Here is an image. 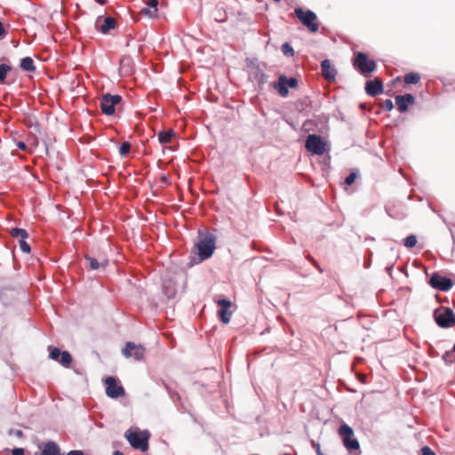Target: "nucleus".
Masks as SVG:
<instances>
[{
  "label": "nucleus",
  "instance_id": "nucleus-1",
  "mask_svg": "<svg viewBox=\"0 0 455 455\" xmlns=\"http://www.w3.org/2000/svg\"><path fill=\"white\" fill-rule=\"evenodd\" d=\"M339 435L349 455H361L360 443L354 436L353 428L346 423L340 425Z\"/></svg>",
  "mask_w": 455,
  "mask_h": 455
},
{
  "label": "nucleus",
  "instance_id": "nucleus-2",
  "mask_svg": "<svg viewBox=\"0 0 455 455\" xmlns=\"http://www.w3.org/2000/svg\"><path fill=\"white\" fill-rule=\"evenodd\" d=\"M124 436L132 448L140 450L141 451H148L149 438L148 431L140 432L129 429L125 432Z\"/></svg>",
  "mask_w": 455,
  "mask_h": 455
},
{
  "label": "nucleus",
  "instance_id": "nucleus-3",
  "mask_svg": "<svg viewBox=\"0 0 455 455\" xmlns=\"http://www.w3.org/2000/svg\"><path fill=\"white\" fill-rule=\"evenodd\" d=\"M196 247L197 249V254L200 260H205L209 259L214 252L215 237L212 235H206L204 237L199 239L196 243Z\"/></svg>",
  "mask_w": 455,
  "mask_h": 455
},
{
  "label": "nucleus",
  "instance_id": "nucleus-4",
  "mask_svg": "<svg viewBox=\"0 0 455 455\" xmlns=\"http://www.w3.org/2000/svg\"><path fill=\"white\" fill-rule=\"evenodd\" d=\"M435 320L441 328H450L455 324V314L450 307H441L434 313Z\"/></svg>",
  "mask_w": 455,
  "mask_h": 455
},
{
  "label": "nucleus",
  "instance_id": "nucleus-5",
  "mask_svg": "<svg viewBox=\"0 0 455 455\" xmlns=\"http://www.w3.org/2000/svg\"><path fill=\"white\" fill-rule=\"evenodd\" d=\"M353 64L363 75L370 74L376 68L375 61L369 60L367 55L363 52H357L355 54Z\"/></svg>",
  "mask_w": 455,
  "mask_h": 455
},
{
  "label": "nucleus",
  "instance_id": "nucleus-6",
  "mask_svg": "<svg viewBox=\"0 0 455 455\" xmlns=\"http://www.w3.org/2000/svg\"><path fill=\"white\" fill-rule=\"evenodd\" d=\"M330 150L331 144L329 140L326 137L315 134V155H326L323 159V164L327 167H329L331 161V156L329 155Z\"/></svg>",
  "mask_w": 455,
  "mask_h": 455
},
{
  "label": "nucleus",
  "instance_id": "nucleus-7",
  "mask_svg": "<svg viewBox=\"0 0 455 455\" xmlns=\"http://www.w3.org/2000/svg\"><path fill=\"white\" fill-rule=\"evenodd\" d=\"M298 85V79L295 77L288 78L284 75L278 77V81L273 84V88L276 90L280 96L286 97L289 93L288 88H295Z\"/></svg>",
  "mask_w": 455,
  "mask_h": 455
},
{
  "label": "nucleus",
  "instance_id": "nucleus-8",
  "mask_svg": "<svg viewBox=\"0 0 455 455\" xmlns=\"http://www.w3.org/2000/svg\"><path fill=\"white\" fill-rule=\"evenodd\" d=\"M122 100V97L120 95H110L105 94L102 96L100 100V109L102 113L107 116H111L115 113L116 106L118 105Z\"/></svg>",
  "mask_w": 455,
  "mask_h": 455
},
{
  "label": "nucleus",
  "instance_id": "nucleus-9",
  "mask_svg": "<svg viewBox=\"0 0 455 455\" xmlns=\"http://www.w3.org/2000/svg\"><path fill=\"white\" fill-rule=\"evenodd\" d=\"M429 284L435 289L447 291L451 289L453 283L451 278L434 273L429 279Z\"/></svg>",
  "mask_w": 455,
  "mask_h": 455
},
{
  "label": "nucleus",
  "instance_id": "nucleus-10",
  "mask_svg": "<svg viewBox=\"0 0 455 455\" xmlns=\"http://www.w3.org/2000/svg\"><path fill=\"white\" fill-rule=\"evenodd\" d=\"M106 394L110 398H118L124 395V389L122 386L118 385L116 379L113 377H108L105 380Z\"/></svg>",
  "mask_w": 455,
  "mask_h": 455
},
{
  "label": "nucleus",
  "instance_id": "nucleus-11",
  "mask_svg": "<svg viewBox=\"0 0 455 455\" xmlns=\"http://www.w3.org/2000/svg\"><path fill=\"white\" fill-rule=\"evenodd\" d=\"M123 355L126 358L132 357L135 360H141L144 356V348L140 345H136L132 342H127L123 348Z\"/></svg>",
  "mask_w": 455,
  "mask_h": 455
},
{
  "label": "nucleus",
  "instance_id": "nucleus-12",
  "mask_svg": "<svg viewBox=\"0 0 455 455\" xmlns=\"http://www.w3.org/2000/svg\"><path fill=\"white\" fill-rule=\"evenodd\" d=\"M321 75L329 83L336 80L338 70L336 67L331 63L330 60H323L321 62Z\"/></svg>",
  "mask_w": 455,
  "mask_h": 455
},
{
  "label": "nucleus",
  "instance_id": "nucleus-13",
  "mask_svg": "<svg viewBox=\"0 0 455 455\" xmlns=\"http://www.w3.org/2000/svg\"><path fill=\"white\" fill-rule=\"evenodd\" d=\"M365 92L368 95L375 97L383 92V83L379 78L368 80L365 83Z\"/></svg>",
  "mask_w": 455,
  "mask_h": 455
},
{
  "label": "nucleus",
  "instance_id": "nucleus-14",
  "mask_svg": "<svg viewBox=\"0 0 455 455\" xmlns=\"http://www.w3.org/2000/svg\"><path fill=\"white\" fill-rule=\"evenodd\" d=\"M415 103V98L411 93L399 95L395 97V104L400 112L403 113L408 110V106Z\"/></svg>",
  "mask_w": 455,
  "mask_h": 455
},
{
  "label": "nucleus",
  "instance_id": "nucleus-15",
  "mask_svg": "<svg viewBox=\"0 0 455 455\" xmlns=\"http://www.w3.org/2000/svg\"><path fill=\"white\" fill-rule=\"evenodd\" d=\"M294 12L300 22L307 26L310 31H313V12H304L301 8L299 7L295 9Z\"/></svg>",
  "mask_w": 455,
  "mask_h": 455
},
{
  "label": "nucleus",
  "instance_id": "nucleus-16",
  "mask_svg": "<svg viewBox=\"0 0 455 455\" xmlns=\"http://www.w3.org/2000/svg\"><path fill=\"white\" fill-rule=\"evenodd\" d=\"M218 305L221 307L218 313L220 320L224 323H228L231 316V312L228 311L231 307V301L226 299H220Z\"/></svg>",
  "mask_w": 455,
  "mask_h": 455
},
{
  "label": "nucleus",
  "instance_id": "nucleus-17",
  "mask_svg": "<svg viewBox=\"0 0 455 455\" xmlns=\"http://www.w3.org/2000/svg\"><path fill=\"white\" fill-rule=\"evenodd\" d=\"M116 21L114 18L106 17L102 20L98 19L96 25L101 33L107 34L116 27Z\"/></svg>",
  "mask_w": 455,
  "mask_h": 455
},
{
  "label": "nucleus",
  "instance_id": "nucleus-18",
  "mask_svg": "<svg viewBox=\"0 0 455 455\" xmlns=\"http://www.w3.org/2000/svg\"><path fill=\"white\" fill-rule=\"evenodd\" d=\"M39 448L42 451L41 455H62L59 445L52 441L43 443Z\"/></svg>",
  "mask_w": 455,
  "mask_h": 455
},
{
  "label": "nucleus",
  "instance_id": "nucleus-19",
  "mask_svg": "<svg viewBox=\"0 0 455 455\" xmlns=\"http://www.w3.org/2000/svg\"><path fill=\"white\" fill-rule=\"evenodd\" d=\"M158 0H148V6L140 11V14L149 18H155L157 15Z\"/></svg>",
  "mask_w": 455,
  "mask_h": 455
},
{
  "label": "nucleus",
  "instance_id": "nucleus-20",
  "mask_svg": "<svg viewBox=\"0 0 455 455\" xmlns=\"http://www.w3.org/2000/svg\"><path fill=\"white\" fill-rule=\"evenodd\" d=\"M176 135L173 130L160 131L157 134L158 140L162 144L170 143L172 138Z\"/></svg>",
  "mask_w": 455,
  "mask_h": 455
},
{
  "label": "nucleus",
  "instance_id": "nucleus-21",
  "mask_svg": "<svg viewBox=\"0 0 455 455\" xmlns=\"http://www.w3.org/2000/svg\"><path fill=\"white\" fill-rule=\"evenodd\" d=\"M20 68L28 72H34L36 70V67L34 65V60L30 57H25L20 61Z\"/></svg>",
  "mask_w": 455,
  "mask_h": 455
},
{
  "label": "nucleus",
  "instance_id": "nucleus-22",
  "mask_svg": "<svg viewBox=\"0 0 455 455\" xmlns=\"http://www.w3.org/2000/svg\"><path fill=\"white\" fill-rule=\"evenodd\" d=\"M10 234L14 238H20V239H27L28 235V232L23 228H12L10 231Z\"/></svg>",
  "mask_w": 455,
  "mask_h": 455
},
{
  "label": "nucleus",
  "instance_id": "nucleus-23",
  "mask_svg": "<svg viewBox=\"0 0 455 455\" xmlns=\"http://www.w3.org/2000/svg\"><path fill=\"white\" fill-rule=\"evenodd\" d=\"M58 362L64 367H68L72 362V356L68 351H62Z\"/></svg>",
  "mask_w": 455,
  "mask_h": 455
},
{
  "label": "nucleus",
  "instance_id": "nucleus-24",
  "mask_svg": "<svg viewBox=\"0 0 455 455\" xmlns=\"http://www.w3.org/2000/svg\"><path fill=\"white\" fill-rule=\"evenodd\" d=\"M420 80V76L418 73H408L404 76V83L407 84H416Z\"/></svg>",
  "mask_w": 455,
  "mask_h": 455
},
{
  "label": "nucleus",
  "instance_id": "nucleus-25",
  "mask_svg": "<svg viewBox=\"0 0 455 455\" xmlns=\"http://www.w3.org/2000/svg\"><path fill=\"white\" fill-rule=\"evenodd\" d=\"M85 259L86 260L89 261V264H90V268L92 269V270H96L100 267V266H106L107 265V260H104L102 261L101 263H99V261L92 258V257H90V256H85Z\"/></svg>",
  "mask_w": 455,
  "mask_h": 455
},
{
  "label": "nucleus",
  "instance_id": "nucleus-26",
  "mask_svg": "<svg viewBox=\"0 0 455 455\" xmlns=\"http://www.w3.org/2000/svg\"><path fill=\"white\" fill-rule=\"evenodd\" d=\"M12 70V68L9 65L6 64H1L0 65V84L4 83L7 73Z\"/></svg>",
  "mask_w": 455,
  "mask_h": 455
},
{
  "label": "nucleus",
  "instance_id": "nucleus-27",
  "mask_svg": "<svg viewBox=\"0 0 455 455\" xmlns=\"http://www.w3.org/2000/svg\"><path fill=\"white\" fill-rule=\"evenodd\" d=\"M417 243V237L414 235H410L404 239V246L407 248H412Z\"/></svg>",
  "mask_w": 455,
  "mask_h": 455
},
{
  "label": "nucleus",
  "instance_id": "nucleus-28",
  "mask_svg": "<svg viewBox=\"0 0 455 455\" xmlns=\"http://www.w3.org/2000/svg\"><path fill=\"white\" fill-rule=\"evenodd\" d=\"M281 50H282V52L283 53V55L288 56V57L292 56L294 53L293 48L291 47V45L289 43H284L282 45Z\"/></svg>",
  "mask_w": 455,
  "mask_h": 455
},
{
  "label": "nucleus",
  "instance_id": "nucleus-29",
  "mask_svg": "<svg viewBox=\"0 0 455 455\" xmlns=\"http://www.w3.org/2000/svg\"><path fill=\"white\" fill-rule=\"evenodd\" d=\"M130 148H131V144L129 142H127V141L123 142L119 148L120 155L122 156H125L129 153Z\"/></svg>",
  "mask_w": 455,
  "mask_h": 455
},
{
  "label": "nucleus",
  "instance_id": "nucleus-30",
  "mask_svg": "<svg viewBox=\"0 0 455 455\" xmlns=\"http://www.w3.org/2000/svg\"><path fill=\"white\" fill-rule=\"evenodd\" d=\"M61 352L62 351H60L57 347L52 348L51 352H50V358L52 359V360L58 361L60 359Z\"/></svg>",
  "mask_w": 455,
  "mask_h": 455
},
{
  "label": "nucleus",
  "instance_id": "nucleus-31",
  "mask_svg": "<svg viewBox=\"0 0 455 455\" xmlns=\"http://www.w3.org/2000/svg\"><path fill=\"white\" fill-rule=\"evenodd\" d=\"M305 147L308 152L313 153V134L307 135Z\"/></svg>",
  "mask_w": 455,
  "mask_h": 455
},
{
  "label": "nucleus",
  "instance_id": "nucleus-32",
  "mask_svg": "<svg viewBox=\"0 0 455 455\" xmlns=\"http://www.w3.org/2000/svg\"><path fill=\"white\" fill-rule=\"evenodd\" d=\"M19 243H20V248L22 251L26 252V253H28L30 252V246L29 244L26 242V239H20L19 241Z\"/></svg>",
  "mask_w": 455,
  "mask_h": 455
},
{
  "label": "nucleus",
  "instance_id": "nucleus-33",
  "mask_svg": "<svg viewBox=\"0 0 455 455\" xmlns=\"http://www.w3.org/2000/svg\"><path fill=\"white\" fill-rule=\"evenodd\" d=\"M356 176H357L356 172H351L348 176L346 177L345 184L347 186L352 185L355 182Z\"/></svg>",
  "mask_w": 455,
  "mask_h": 455
},
{
  "label": "nucleus",
  "instance_id": "nucleus-34",
  "mask_svg": "<svg viewBox=\"0 0 455 455\" xmlns=\"http://www.w3.org/2000/svg\"><path fill=\"white\" fill-rule=\"evenodd\" d=\"M382 108L386 111H391L394 108L393 101L391 100H389V99L386 100L382 103Z\"/></svg>",
  "mask_w": 455,
  "mask_h": 455
},
{
  "label": "nucleus",
  "instance_id": "nucleus-35",
  "mask_svg": "<svg viewBox=\"0 0 455 455\" xmlns=\"http://www.w3.org/2000/svg\"><path fill=\"white\" fill-rule=\"evenodd\" d=\"M420 455H435V451L428 446H424L420 450Z\"/></svg>",
  "mask_w": 455,
  "mask_h": 455
},
{
  "label": "nucleus",
  "instance_id": "nucleus-36",
  "mask_svg": "<svg viewBox=\"0 0 455 455\" xmlns=\"http://www.w3.org/2000/svg\"><path fill=\"white\" fill-rule=\"evenodd\" d=\"M313 128V123L310 120L306 121L302 125V131L307 132Z\"/></svg>",
  "mask_w": 455,
  "mask_h": 455
},
{
  "label": "nucleus",
  "instance_id": "nucleus-37",
  "mask_svg": "<svg viewBox=\"0 0 455 455\" xmlns=\"http://www.w3.org/2000/svg\"><path fill=\"white\" fill-rule=\"evenodd\" d=\"M451 355H452V353L451 352H445V354L443 355V359L446 362V363H451L452 360H451Z\"/></svg>",
  "mask_w": 455,
  "mask_h": 455
},
{
  "label": "nucleus",
  "instance_id": "nucleus-38",
  "mask_svg": "<svg viewBox=\"0 0 455 455\" xmlns=\"http://www.w3.org/2000/svg\"><path fill=\"white\" fill-rule=\"evenodd\" d=\"M12 455H25V452L22 448H14L12 450Z\"/></svg>",
  "mask_w": 455,
  "mask_h": 455
},
{
  "label": "nucleus",
  "instance_id": "nucleus-39",
  "mask_svg": "<svg viewBox=\"0 0 455 455\" xmlns=\"http://www.w3.org/2000/svg\"><path fill=\"white\" fill-rule=\"evenodd\" d=\"M67 455H84V452L82 451L75 450L70 451Z\"/></svg>",
  "mask_w": 455,
  "mask_h": 455
},
{
  "label": "nucleus",
  "instance_id": "nucleus-40",
  "mask_svg": "<svg viewBox=\"0 0 455 455\" xmlns=\"http://www.w3.org/2000/svg\"><path fill=\"white\" fill-rule=\"evenodd\" d=\"M17 147L20 149V150H26L27 149V146L26 144L23 142V141H19L17 143Z\"/></svg>",
  "mask_w": 455,
  "mask_h": 455
},
{
  "label": "nucleus",
  "instance_id": "nucleus-41",
  "mask_svg": "<svg viewBox=\"0 0 455 455\" xmlns=\"http://www.w3.org/2000/svg\"><path fill=\"white\" fill-rule=\"evenodd\" d=\"M5 34V30H4V28L3 26V24L0 22V37H3Z\"/></svg>",
  "mask_w": 455,
  "mask_h": 455
},
{
  "label": "nucleus",
  "instance_id": "nucleus-42",
  "mask_svg": "<svg viewBox=\"0 0 455 455\" xmlns=\"http://www.w3.org/2000/svg\"><path fill=\"white\" fill-rule=\"evenodd\" d=\"M315 20H316V15L315 14V28H314L315 33H316L318 30V23L315 21Z\"/></svg>",
  "mask_w": 455,
  "mask_h": 455
},
{
  "label": "nucleus",
  "instance_id": "nucleus-43",
  "mask_svg": "<svg viewBox=\"0 0 455 455\" xmlns=\"http://www.w3.org/2000/svg\"><path fill=\"white\" fill-rule=\"evenodd\" d=\"M16 435H17L18 437H21V436H23V433H22V431H21V430H17V431H16Z\"/></svg>",
  "mask_w": 455,
  "mask_h": 455
},
{
  "label": "nucleus",
  "instance_id": "nucleus-44",
  "mask_svg": "<svg viewBox=\"0 0 455 455\" xmlns=\"http://www.w3.org/2000/svg\"><path fill=\"white\" fill-rule=\"evenodd\" d=\"M97 2L101 5L106 4V0H97Z\"/></svg>",
  "mask_w": 455,
  "mask_h": 455
},
{
  "label": "nucleus",
  "instance_id": "nucleus-45",
  "mask_svg": "<svg viewBox=\"0 0 455 455\" xmlns=\"http://www.w3.org/2000/svg\"><path fill=\"white\" fill-rule=\"evenodd\" d=\"M114 455H124V454L121 451H116L114 452Z\"/></svg>",
  "mask_w": 455,
  "mask_h": 455
},
{
  "label": "nucleus",
  "instance_id": "nucleus-46",
  "mask_svg": "<svg viewBox=\"0 0 455 455\" xmlns=\"http://www.w3.org/2000/svg\"><path fill=\"white\" fill-rule=\"evenodd\" d=\"M274 1L276 2V3H279L281 0H274Z\"/></svg>",
  "mask_w": 455,
  "mask_h": 455
}]
</instances>
